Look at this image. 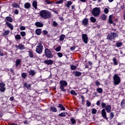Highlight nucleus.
I'll return each instance as SVG.
<instances>
[{
	"instance_id": "1",
	"label": "nucleus",
	"mask_w": 125,
	"mask_h": 125,
	"mask_svg": "<svg viewBox=\"0 0 125 125\" xmlns=\"http://www.w3.org/2000/svg\"><path fill=\"white\" fill-rule=\"evenodd\" d=\"M112 110V107L110 105H107L105 106V108H104L101 111V115L102 117L104 120H108V118H107V113H111V111ZM106 111L107 112H106Z\"/></svg>"
},
{
	"instance_id": "2",
	"label": "nucleus",
	"mask_w": 125,
	"mask_h": 125,
	"mask_svg": "<svg viewBox=\"0 0 125 125\" xmlns=\"http://www.w3.org/2000/svg\"><path fill=\"white\" fill-rule=\"evenodd\" d=\"M40 15L43 19H50L51 18V13L46 10H41L40 13Z\"/></svg>"
},
{
	"instance_id": "3",
	"label": "nucleus",
	"mask_w": 125,
	"mask_h": 125,
	"mask_svg": "<svg viewBox=\"0 0 125 125\" xmlns=\"http://www.w3.org/2000/svg\"><path fill=\"white\" fill-rule=\"evenodd\" d=\"M60 88L63 92H66V89L64 87H66L68 85V83L66 81L61 80L60 81Z\"/></svg>"
},
{
	"instance_id": "4",
	"label": "nucleus",
	"mask_w": 125,
	"mask_h": 125,
	"mask_svg": "<svg viewBox=\"0 0 125 125\" xmlns=\"http://www.w3.org/2000/svg\"><path fill=\"white\" fill-rule=\"evenodd\" d=\"M43 50V46L42 45V44L41 42H39L38 45L36 47L35 51L36 52H37V53H38V54H41V53L42 52Z\"/></svg>"
},
{
	"instance_id": "5",
	"label": "nucleus",
	"mask_w": 125,
	"mask_h": 125,
	"mask_svg": "<svg viewBox=\"0 0 125 125\" xmlns=\"http://www.w3.org/2000/svg\"><path fill=\"white\" fill-rule=\"evenodd\" d=\"M113 83L115 85H118L121 83V77L117 74H115L113 77Z\"/></svg>"
},
{
	"instance_id": "6",
	"label": "nucleus",
	"mask_w": 125,
	"mask_h": 125,
	"mask_svg": "<svg viewBox=\"0 0 125 125\" xmlns=\"http://www.w3.org/2000/svg\"><path fill=\"white\" fill-rule=\"evenodd\" d=\"M118 37V33L111 32L108 34L107 37V39L108 41H112L114 39H116V37Z\"/></svg>"
},
{
	"instance_id": "7",
	"label": "nucleus",
	"mask_w": 125,
	"mask_h": 125,
	"mask_svg": "<svg viewBox=\"0 0 125 125\" xmlns=\"http://www.w3.org/2000/svg\"><path fill=\"white\" fill-rule=\"evenodd\" d=\"M44 54L45 56H46V57H48V58H53V57L51 51H50V50H49L48 48L45 49Z\"/></svg>"
},
{
	"instance_id": "8",
	"label": "nucleus",
	"mask_w": 125,
	"mask_h": 125,
	"mask_svg": "<svg viewBox=\"0 0 125 125\" xmlns=\"http://www.w3.org/2000/svg\"><path fill=\"white\" fill-rule=\"evenodd\" d=\"M93 15H94V16H98V15H99V14H100V9L99 8H94L93 9L92 12Z\"/></svg>"
},
{
	"instance_id": "9",
	"label": "nucleus",
	"mask_w": 125,
	"mask_h": 125,
	"mask_svg": "<svg viewBox=\"0 0 125 125\" xmlns=\"http://www.w3.org/2000/svg\"><path fill=\"white\" fill-rule=\"evenodd\" d=\"M82 40L84 43H87V42H88V37H87V34H82Z\"/></svg>"
},
{
	"instance_id": "10",
	"label": "nucleus",
	"mask_w": 125,
	"mask_h": 125,
	"mask_svg": "<svg viewBox=\"0 0 125 125\" xmlns=\"http://www.w3.org/2000/svg\"><path fill=\"white\" fill-rule=\"evenodd\" d=\"M5 83H0V91L1 92H4L5 91Z\"/></svg>"
},
{
	"instance_id": "11",
	"label": "nucleus",
	"mask_w": 125,
	"mask_h": 125,
	"mask_svg": "<svg viewBox=\"0 0 125 125\" xmlns=\"http://www.w3.org/2000/svg\"><path fill=\"white\" fill-rule=\"evenodd\" d=\"M82 25H83L84 27L87 26L88 25V19L84 18L82 21Z\"/></svg>"
},
{
	"instance_id": "12",
	"label": "nucleus",
	"mask_w": 125,
	"mask_h": 125,
	"mask_svg": "<svg viewBox=\"0 0 125 125\" xmlns=\"http://www.w3.org/2000/svg\"><path fill=\"white\" fill-rule=\"evenodd\" d=\"M5 22H10V23H11L13 22V18L11 17H6L5 18Z\"/></svg>"
},
{
	"instance_id": "13",
	"label": "nucleus",
	"mask_w": 125,
	"mask_h": 125,
	"mask_svg": "<svg viewBox=\"0 0 125 125\" xmlns=\"http://www.w3.org/2000/svg\"><path fill=\"white\" fill-rule=\"evenodd\" d=\"M5 24L7 26V27H8V28H9V29L11 30V31L13 30L14 27L13 26V25L12 24L8 21H6Z\"/></svg>"
},
{
	"instance_id": "14",
	"label": "nucleus",
	"mask_w": 125,
	"mask_h": 125,
	"mask_svg": "<svg viewBox=\"0 0 125 125\" xmlns=\"http://www.w3.org/2000/svg\"><path fill=\"white\" fill-rule=\"evenodd\" d=\"M29 76L31 77H34L36 74H37V72L34 70L31 69L30 71H28Z\"/></svg>"
},
{
	"instance_id": "15",
	"label": "nucleus",
	"mask_w": 125,
	"mask_h": 125,
	"mask_svg": "<svg viewBox=\"0 0 125 125\" xmlns=\"http://www.w3.org/2000/svg\"><path fill=\"white\" fill-rule=\"evenodd\" d=\"M21 62H22V60L21 59H19L16 60L15 65L16 67H19L21 64Z\"/></svg>"
},
{
	"instance_id": "16",
	"label": "nucleus",
	"mask_w": 125,
	"mask_h": 125,
	"mask_svg": "<svg viewBox=\"0 0 125 125\" xmlns=\"http://www.w3.org/2000/svg\"><path fill=\"white\" fill-rule=\"evenodd\" d=\"M73 4V2L72 1H67L66 3L64 5V6L67 7V8H70L71 5Z\"/></svg>"
},
{
	"instance_id": "17",
	"label": "nucleus",
	"mask_w": 125,
	"mask_h": 125,
	"mask_svg": "<svg viewBox=\"0 0 125 125\" xmlns=\"http://www.w3.org/2000/svg\"><path fill=\"white\" fill-rule=\"evenodd\" d=\"M44 63L47 65H51V64L53 63V61L51 60H46L44 61Z\"/></svg>"
},
{
	"instance_id": "18",
	"label": "nucleus",
	"mask_w": 125,
	"mask_h": 125,
	"mask_svg": "<svg viewBox=\"0 0 125 125\" xmlns=\"http://www.w3.org/2000/svg\"><path fill=\"white\" fill-rule=\"evenodd\" d=\"M35 26H36V27H38L39 28H41L42 27H43V23L41 22H39V21H37L35 24Z\"/></svg>"
},
{
	"instance_id": "19",
	"label": "nucleus",
	"mask_w": 125,
	"mask_h": 125,
	"mask_svg": "<svg viewBox=\"0 0 125 125\" xmlns=\"http://www.w3.org/2000/svg\"><path fill=\"white\" fill-rule=\"evenodd\" d=\"M24 8L26 9H29V8H31V3L29 2H26L24 4Z\"/></svg>"
},
{
	"instance_id": "20",
	"label": "nucleus",
	"mask_w": 125,
	"mask_h": 125,
	"mask_svg": "<svg viewBox=\"0 0 125 125\" xmlns=\"http://www.w3.org/2000/svg\"><path fill=\"white\" fill-rule=\"evenodd\" d=\"M32 6H33L35 9L38 8V1H37V0H35L33 2Z\"/></svg>"
},
{
	"instance_id": "21",
	"label": "nucleus",
	"mask_w": 125,
	"mask_h": 125,
	"mask_svg": "<svg viewBox=\"0 0 125 125\" xmlns=\"http://www.w3.org/2000/svg\"><path fill=\"white\" fill-rule=\"evenodd\" d=\"M82 72L80 71H74V75L75 77H80V76H82Z\"/></svg>"
},
{
	"instance_id": "22",
	"label": "nucleus",
	"mask_w": 125,
	"mask_h": 125,
	"mask_svg": "<svg viewBox=\"0 0 125 125\" xmlns=\"http://www.w3.org/2000/svg\"><path fill=\"white\" fill-rule=\"evenodd\" d=\"M28 56H29V57L30 58H34V52H33V51H28Z\"/></svg>"
},
{
	"instance_id": "23",
	"label": "nucleus",
	"mask_w": 125,
	"mask_h": 125,
	"mask_svg": "<svg viewBox=\"0 0 125 125\" xmlns=\"http://www.w3.org/2000/svg\"><path fill=\"white\" fill-rule=\"evenodd\" d=\"M35 33L36 35H37L38 36H40V35L42 34V29L40 28H37L35 31Z\"/></svg>"
},
{
	"instance_id": "24",
	"label": "nucleus",
	"mask_w": 125,
	"mask_h": 125,
	"mask_svg": "<svg viewBox=\"0 0 125 125\" xmlns=\"http://www.w3.org/2000/svg\"><path fill=\"white\" fill-rule=\"evenodd\" d=\"M12 6H13V7H15V8H20V5L17 3H12Z\"/></svg>"
},
{
	"instance_id": "25",
	"label": "nucleus",
	"mask_w": 125,
	"mask_h": 125,
	"mask_svg": "<svg viewBox=\"0 0 125 125\" xmlns=\"http://www.w3.org/2000/svg\"><path fill=\"white\" fill-rule=\"evenodd\" d=\"M15 38L16 41H20L21 40V35L17 34L15 36Z\"/></svg>"
},
{
	"instance_id": "26",
	"label": "nucleus",
	"mask_w": 125,
	"mask_h": 125,
	"mask_svg": "<svg viewBox=\"0 0 125 125\" xmlns=\"http://www.w3.org/2000/svg\"><path fill=\"white\" fill-rule=\"evenodd\" d=\"M101 19L103 21H105L107 19V16L105 14H103L100 16Z\"/></svg>"
},
{
	"instance_id": "27",
	"label": "nucleus",
	"mask_w": 125,
	"mask_h": 125,
	"mask_svg": "<svg viewBox=\"0 0 125 125\" xmlns=\"http://www.w3.org/2000/svg\"><path fill=\"white\" fill-rule=\"evenodd\" d=\"M10 33V31L9 30H6L3 33V35L5 36H8Z\"/></svg>"
},
{
	"instance_id": "28",
	"label": "nucleus",
	"mask_w": 125,
	"mask_h": 125,
	"mask_svg": "<svg viewBox=\"0 0 125 125\" xmlns=\"http://www.w3.org/2000/svg\"><path fill=\"white\" fill-rule=\"evenodd\" d=\"M50 110L54 112V113H56V112H57V108H56L55 106H51L50 107Z\"/></svg>"
},
{
	"instance_id": "29",
	"label": "nucleus",
	"mask_w": 125,
	"mask_h": 125,
	"mask_svg": "<svg viewBox=\"0 0 125 125\" xmlns=\"http://www.w3.org/2000/svg\"><path fill=\"white\" fill-rule=\"evenodd\" d=\"M65 38H66V36L64 34H62L60 37V41L62 42L63 41V40H65Z\"/></svg>"
},
{
	"instance_id": "30",
	"label": "nucleus",
	"mask_w": 125,
	"mask_h": 125,
	"mask_svg": "<svg viewBox=\"0 0 125 125\" xmlns=\"http://www.w3.org/2000/svg\"><path fill=\"white\" fill-rule=\"evenodd\" d=\"M112 17H113L112 15H110L109 16L108 22L109 24H113V20L112 19Z\"/></svg>"
},
{
	"instance_id": "31",
	"label": "nucleus",
	"mask_w": 125,
	"mask_h": 125,
	"mask_svg": "<svg viewBox=\"0 0 125 125\" xmlns=\"http://www.w3.org/2000/svg\"><path fill=\"white\" fill-rule=\"evenodd\" d=\"M117 47H121V46H122V45H123V42H117V43L115 44Z\"/></svg>"
},
{
	"instance_id": "32",
	"label": "nucleus",
	"mask_w": 125,
	"mask_h": 125,
	"mask_svg": "<svg viewBox=\"0 0 125 125\" xmlns=\"http://www.w3.org/2000/svg\"><path fill=\"white\" fill-rule=\"evenodd\" d=\"M58 107L59 108H60L61 110H62L65 111V107H64V106L63 105H62V104H59Z\"/></svg>"
},
{
	"instance_id": "33",
	"label": "nucleus",
	"mask_w": 125,
	"mask_h": 125,
	"mask_svg": "<svg viewBox=\"0 0 125 125\" xmlns=\"http://www.w3.org/2000/svg\"><path fill=\"white\" fill-rule=\"evenodd\" d=\"M23 86L24 87H26V88H27V89H29V88H30V87H31V84H28V83H24L23 84Z\"/></svg>"
},
{
	"instance_id": "34",
	"label": "nucleus",
	"mask_w": 125,
	"mask_h": 125,
	"mask_svg": "<svg viewBox=\"0 0 125 125\" xmlns=\"http://www.w3.org/2000/svg\"><path fill=\"white\" fill-rule=\"evenodd\" d=\"M24 47L25 46L23 44H20L18 45V48H19V49H21V50L24 49Z\"/></svg>"
},
{
	"instance_id": "35",
	"label": "nucleus",
	"mask_w": 125,
	"mask_h": 125,
	"mask_svg": "<svg viewBox=\"0 0 125 125\" xmlns=\"http://www.w3.org/2000/svg\"><path fill=\"white\" fill-rule=\"evenodd\" d=\"M96 91L99 93H102V92H103V89H102V88H97Z\"/></svg>"
},
{
	"instance_id": "36",
	"label": "nucleus",
	"mask_w": 125,
	"mask_h": 125,
	"mask_svg": "<svg viewBox=\"0 0 125 125\" xmlns=\"http://www.w3.org/2000/svg\"><path fill=\"white\" fill-rule=\"evenodd\" d=\"M70 122H71L72 125H76V119L74 118H71Z\"/></svg>"
},
{
	"instance_id": "37",
	"label": "nucleus",
	"mask_w": 125,
	"mask_h": 125,
	"mask_svg": "<svg viewBox=\"0 0 125 125\" xmlns=\"http://www.w3.org/2000/svg\"><path fill=\"white\" fill-rule=\"evenodd\" d=\"M70 93L72 95H75V96H77V95H78V94L76 92L75 90H71Z\"/></svg>"
},
{
	"instance_id": "38",
	"label": "nucleus",
	"mask_w": 125,
	"mask_h": 125,
	"mask_svg": "<svg viewBox=\"0 0 125 125\" xmlns=\"http://www.w3.org/2000/svg\"><path fill=\"white\" fill-rule=\"evenodd\" d=\"M59 116L60 117H66V113L65 112H62L60 114H59Z\"/></svg>"
},
{
	"instance_id": "39",
	"label": "nucleus",
	"mask_w": 125,
	"mask_h": 125,
	"mask_svg": "<svg viewBox=\"0 0 125 125\" xmlns=\"http://www.w3.org/2000/svg\"><path fill=\"white\" fill-rule=\"evenodd\" d=\"M91 21L92 22V23H95V21H96V19H95L94 17H91L90 18Z\"/></svg>"
},
{
	"instance_id": "40",
	"label": "nucleus",
	"mask_w": 125,
	"mask_h": 125,
	"mask_svg": "<svg viewBox=\"0 0 125 125\" xmlns=\"http://www.w3.org/2000/svg\"><path fill=\"white\" fill-rule=\"evenodd\" d=\"M113 63L114 65H118V62L117 61V59L115 58H114L113 59Z\"/></svg>"
},
{
	"instance_id": "41",
	"label": "nucleus",
	"mask_w": 125,
	"mask_h": 125,
	"mask_svg": "<svg viewBox=\"0 0 125 125\" xmlns=\"http://www.w3.org/2000/svg\"><path fill=\"white\" fill-rule=\"evenodd\" d=\"M121 106H122V107H125V99L123 100V101H122V102L121 103Z\"/></svg>"
},
{
	"instance_id": "42",
	"label": "nucleus",
	"mask_w": 125,
	"mask_h": 125,
	"mask_svg": "<svg viewBox=\"0 0 125 125\" xmlns=\"http://www.w3.org/2000/svg\"><path fill=\"white\" fill-rule=\"evenodd\" d=\"M114 116H115V114H114V112H111L110 113V120H112V119H113V118H114Z\"/></svg>"
},
{
	"instance_id": "43",
	"label": "nucleus",
	"mask_w": 125,
	"mask_h": 125,
	"mask_svg": "<svg viewBox=\"0 0 125 125\" xmlns=\"http://www.w3.org/2000/svg\"><path fill=\"white\" fill-rule=\"evenodd\" d=\"M21 77L23 78V79H26V78H27V74H26V73H22Z\"/></svg>"
},
{
	"instance_id": "44",
	"label": "nucleus",
	"mask_w": 125,
	"mask_h": 125,
	"mask_svg": "<svg viewBox=\"0 0 125 125\" xmlns=\"http://www.w3.org/2000/svg\"><path fill=\"white\" fill-rule=\"evenodd\" d=\"M45 1L47 4H52V3H53V2L50 1L48 0H45Z\"/></svg>"
},
{
	"instance_id": "45",
	"label": "nucleus",
	"mask_w": 125,
	"mask_h": 125,
	"mask_svg": "<svg viewBox=\"0 0 125 125\" xmlns=\"http://www.w3.org/2000/svg\"><path fill=\"white\" fill-rule=\"evenodd\" d=\"M97 113V110L95 108H92V114H96Z\"/></svg>"
},
{
	"instance_id": "46",
	"label": "nucleus",
	"mask_w": 125,
	"mask_h": 125,
	"mask_svg": "<svg viewBox=\"0 0 125 125\" xmlns=\"http://www.w3.org/2000/svg\"><path fill=\"white\" fill-rule=\"evenodd\" d=\"M20 34L21 35V37H25L26 36V32L21 31L20 32Z\"/></svg>"
},
{
	"instance_id": "47",
	"label": "nucleus",
	"mask_w": 125,
	"mask_h": 125,
	"mask_svg": "<svg viewBox=\"0 0 125 125\" xmlns=\"http://www.w3.org/2000/svg\"><path fill=\"white\" fill-rule=\"evenodd\" d=\"M104 11L105 14H108L109 13V9L107 8H105L104 9Z\"/></svg>"
},
{
	"instance_id": "48",
	"label": "nucleus",
	"mask_w": 125,
	"mask_h": 125,
	"mask_svg": "<svg viewBox=\"0 0 125 125\" xmlns=\"http://www.w3.org/2000/svg\"><path fill=\"white\" fill-rule=\"evenodd\" d=\"M56 51L59 52L61 50V46H59L57 48L55 49Z\"/></svg>"
},
{
	"instance_id": "49",
	"label": "nucleus",
	"mask_w": 125,
	"mask_h": 125,
	"mask_svg": "<svg viewBox=\"0 0 125 125\" xmlns=\"http://www.w3.org/2000/svg\"><path fill=\"white\" fill-rule=\"evenodd\" d=\"M106 105H107V104L103 102L101 103L102 108H106Z\"/></svg>"
},
{
	"instance_id": "50",
	"label": "nucleus",
	"mask_w": 125,
	"mask_h": 125,
	"mask_svg": "<svg viewBox=\"0 0 125 125\" xmlns=\"http://www.w3.org/2000/svg\"><path fill=\"white\" fill-rule=\"evenodd\" d=\"M86 105L87 107H90V106H91V103L88 101H86Z\"/></svg>"
},
{
	"instance_id": "51",
	"label": "nucleus",
	"mask_w": 125,
	"mask_h": 125,
	"mask_svg": "<svg viewBox=\"0 0 125 125\" xmlns=\"http://www.w3.org/2000/svg\"><path fill=\"white\" fill-rule=\"evenodd\" d=\"M76 5H73L72 6H71V9L72 10V11H76Z\"/></svg>"
},
{
	"instance_id": "52",
	"label": "nucleus",
	"mask_w": 125,
	"mask_h": 125,
	"mask_svg": "<svg viewBox=\"0 0 125 125\" xmlns=\"http://www.w3.org/2000/svg\"><path fill=\"white\" fill-rule=\"evenodd\" d=\"M71 70L74 71V70H76V69H77V66H76L75 65H71Z\"/></svg>"
},
{
	"instance_id": "53",
	"label": "nucleus",
	"mask_w": 125,
	"mask_h": 125,
	"mask_svg": "<svg viewBox=\"0 0 125 125\" xmlns=\"http://www.w3.org/2000/svg\"><path fill=\"white\" fill-rule=\"evenodd\" d=\"M20 29L21 31H24V30H26V27L24 26H21L20 27Z\"/></svg>"
},
{
	"instance_id": "54",
	"label": "nucleus",
	"mask_w": 125,
	"mask_h": 125,
	"mask_svg": "<svg viewBox=\"0 0 125 125\" xmlns=\"http://www.w3.org/2000/svg\"><path fill=\"white\" fill-rule=\"evenodd\" d=\"M53 25L54 26L56 27L58 25V23L56 21H54L53 22Z\"/></svg>"
},
{
	"instance_id": "55",
	"label": "nucleus",
	"mask_w": 125,
	"mask_h": 125,
	"mask_svg": "<svg viewBox=\"0 0 125 125\" xmlns=\"http://www.w3.org/2000/svg\"><path fill=\"white\" fill-rule=\"evenodd\" d=\"M15 14H16V15H18V14H19V10H18V9H16L15 10Z\"/></svg>"
},
{
	"instance_id": "56",
	"label": "nucleus",
	"mask_w": 125,
	"mask_h": 125,
	"mask_svg": "<svg viewBox=\"0 0 125 125\" xmlns=\"http://www.w3.org/2000/svg\"><path fill=\"white\" fill-rule=\"evenodd\" d=\"M52 11L54 12V13H56V14H58V11L56 10L55 9H52Z\"/></svg>"
},
{
	"instance_id": "57",
	"label": "nucleus",
	"mask_w": 125,
	"mask_h": 125,
	"mask_svg": "<svg viewBox=\"0 0 125 125\" xmlns=\"http://www.w3.org/2000/svg\"><path fill=\"white\" fill-rule=\"evenodd\" d=\"M57 55L58 56H59V57H62V56H63V54H62V53H60V52H59L57 53Z\"/></svg>"
},
{
	"instance_id": "58",
	"label": "nucleus",
	"mask_w": 125,
	"mask_h": 125,
	"mask_svg": "<svg viewBox=\"0 0 125 125\" xmlns=\"http://www.w3.org/2000/svg\"><path fill=\"white\" fill-rule=\"evenodd\" d=\"M42 33L43 35H47L48 34V32L47 30H43Z\"/></svg>"
},
{
	"instance_id": "59",
	"label": "nucleus",
	"mask_w": 125,
	"mask_h": 125,
	"mask_svg": "<svg viewBox=\"0 0 125 125\" xmlns=\"http://www.w3.org/2000/svg\"><path fill=\"white\" fill-rule=\"evenodd\" d=\"M75 49H76V46H73L70 48V50H71V51H74V50H75Z\"/></svg>"
},
{
	"instance_id": "60",
	"label": "nucleus",
	"mask_w": 125,
	"mask_h": 125,
	"mask_svg": "<svg viewBox=\"0 0 125 125\" xmlns=\"http://www.w3.org/2000/svg\"><path fill=\"white\" fill-rule=\"evenodd\" d=\"M63 0H59V1H58L57 2V3L58 4H60V3H62L63 2Z\"/></svg>"
},
{
	"instance_id": "61",
	"label": "nucleus",
	"mask_w": 125,
	"mask_h": 125,
	"mask_svg": "<svg viewBox=\"0 0 125 125\" xmlns=\"http://www.w3.org/2000/svg\"><path fill=\"white\" fill-rule=\"evenodd\" d=\"M95 83L96 85L98 86L100 84V82H99V81H96L95 82Z\"/></svg>"
},
{
	"instance_id": "62",
	"label": "nucleus",
	"mask_w": 125,
	"mask_h": 125,
	"mask_svg": "<svg viewBox=\"0 0 125 125\" xmlns=\"http://www.w3.org/2000/svg\"><path fill=\"white\" fill-rule=\"evenodd\" d=\"M9 100H10V101H13V100H14V97H11L10 98V99H9Z\"/></svg>"
},
{
	"instance_id": "63",
	"label": "nucleus",
	"mask_w": 125,
	"mask_h": 125,
	"mask_svg": "<svg viewBox=\"0 0 125 125\" xmlns=\"http://www.w3.org/2000/svg\"><path fill=\"white\" fill-rule=\"evenodd\" d=\"M96 104L98 106H99L100 105V101H98Z\"/></svg>"
},
{
	"instance_id": "64",
	"label": "nucleus",
	"mask_w": 125,
	"mask_h": 125,
	"mask_svg": "<svg viewBox=\"0 0 125 125\" xmlns=\"http://www.w3.org/2000/svg\"><path fill=\"white\" fill-rule=\"evenodd\" d=\"M10 125H17V124H15V123H11L10 124Z\"/></svg>"
}]
</instances>
